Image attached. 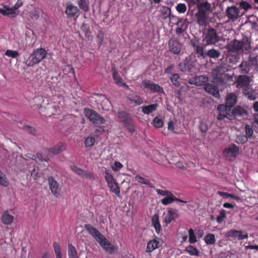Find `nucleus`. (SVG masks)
<instances>
[{"label":"nucleus","mask_w":258,"mask_h":258,"mask_svg":"<svg viewBox=\"0 0 258 258\" xmlns=\"http://www.w3.org/2000/svg\"><path fill=\"white\" fill-rule=\"evenodd\" d=\"M131 103H134L136 105H140L143 103V99L140 96H135L129 98Z\"/></svg>","instance_id":"nucleus-47"},{"label":"nucleus","mask_w":258,"mask_h":258,"mask_svg":"<svg viewBox=\"0 0 258 258\" xmlns=\"http://www.w3.org/2000/svg\"><path fill=\"white\" fill-rule=\"evenodd\" d=\"M217 110L219 112L217 118L218 120H222L225 118L229 119V115H230V109L224 105L220 104L218 106Z\"/></svg>","instance_id":"nucleus-13"},{"label":"nucleus","mask_w":258,"mask_h":258,"mask_svg":"<svg viewBox=\"0 0 258 258\" xmlns=\"http://www.w3.org/2000/svg\"><path fill=\"white\" fill-rule=\"evenodd\" d=\"M194 46L197 54L204 58L207 56L206 53L204 52V49L203 46L199 45H194Z\"/></svg>","instance_id":"nucleus-43"},{"label":"nucleus","mask_w":258,"mask_h":258,"mask_svg":"<svg viewBox=\"0 0 258 258\" xmlns=\"http://www.w3.org/2000/svg\"><path fill=\"white\" fill-rule=\"evenodd\" d=\"M178 217V214L176 210L170 209L168 210L167 213L164 214V222L167 224H169L171 221L176 219Z\"/></svg>","instance_id":"nucleus-20"},{"label":"nucleus","mask_w":258,"mask_h":258,"mask_svg":"<svg viewBox=\"0 0 258 258\" xmlns=\"http://www.w3.org/2000/svg\"><path fill=\"white\" fill-rule=\"evenodd\" d=\"M152 225L154 227L156 232L157 233H159L161 231V227L159 222V215L158 214H156L153 216L152 218Z\"/></svg>","instance_id":"nucleus-31"},{"label":"nucleus","mask_w":258,"mask_h":258,"mask_svg":"<svg viewBox=\"0 0 258 258\" xmlns=\"http://www.w3.org/2000/svg\"><path fill=\"white\" fill-rule=\"evenodd\" d=\"M158 106V105L156 103L143 106L142 107V111L145 114L149 115L155 111L157 109Z\"/></svg>","instance_id":"nucleus-30"},{"label":"nucleus","mask_w":258,"mask_h":258,"mask_svg":"<svg viewBox=\"0 0 258 258\" xmlns=\"http://www.w3.org/2000/svg\"><path fill=\"white\" fill-rule=\"evenodd\" d=\"M117 115L120 122L123 124L127 130L131 133L134 132L135 128L132 116L123 111H118Z\"/></svg>","instance_id":"nucleus-4"},{"label":"nucleus","mask_w":258,"mask_h":258,"mask_svg":"<svg viewBox=\"0 0 258 258\" xmlns=\"http://www.w3.org/2000/svg\"><path fill=\"white\" fill-rule=\"evenodd\" d=\"M39 62L33 53L29 56L28 58L25 61L26 65L28 67H33Z\"/></svg>","instance_id":"nucleus-36"},{"label":"nucleus","mask_w":258,"mask_h":258,"mask_svg":"<svg viewBox=\"0 0 258 258\" xmlns=\"http://www.w3.org/2000/svg\"><path fill=\"white\" fill-rule=\"evenodd\" d=\"M179 69L182 72H190L194 67L192 62L188 58H186L179 64Z\"/></svg>","instance_id":"nucleus-24"},{"label":"nucleus","mask_w":258,"mask_h":258,"mask_svg":"<svg viewBox=\"0 0 258 258\" xmlns=\"http://www.w3.org/2000/svg\"><path fill=\"white\" fill-rule=\"evenodd\" d=\"M228 49L230 51H248L250 49V44L248 41L242 42L238 40H234L230 42L227 46Z\"/></svg>","instance_id":"nucleus-5"},{"label":"nucleus","mask_w":258,"mask_h":258,"mask_svg":"<svg viewBox=\"0 0 258 258\" xmlns=\"http://www.w3.org/2000/svg\"><path fill=\"white\" fill-rule=\"evenodd\" d=\"M162 245L161 241L159 239H154L149 241L147 245L146 252H151Z\"/></svg>","instance_id":"nucleus-21"},{"label":"nucleus","mask_w":258,"mask_h":258,"mask_svg":"<svg viewBox=\"0 0 258 258\" xmlns=\"http://www.w3.org/2000/svg\"><path fill=\"white\" fill-rule=\"evenodd\" d=\"M228 237H233L237 240H242L248 237L247 233H243L241 230H230L226 234Z\"/></svg>","instance_id":"nucleus-12"},{"label":"nucleus","mask_w":258,"mask_h":258,"mask_svg":"<svg viewBox=\"0 0 258 258\" xmlns=\"http://www.w3.org/2000/svg\"><path fill=\"white\" fill-rule=\"evenodd\" d=\"M48 182L49 188L51 193L56 197H57L60 194V189L59 184L54 179L51 177H48Z\"/></svg>","instance_id":"nucleus-14"},{"label":"nucleus","mask_w":258,"mask_h":258,"mask_svg":"<svg viewBox=\"0 0 258 258\" xmlns=\"http://www.w3.org/2000/svg\"><path fill=\"white\" fill-rule=\"evenodd\" d=\"M174 201H178L181 203H185L186 202L183 200L178 199L175 197L172 193H170L167 196L165 197L164 199L161 200V203L164 205H168Z\"/></svg>","instance_id":"nucleus-27"},{"label":"nucleus","mask_w":258,"mask_h":258,"mask_svg":"<svg viewBox=\"0 0 258 258\" xmlns=\"http://www.w3.org/2000/svg\"><path fill=\"white\" fill-rule=\"evenodd\" d=\"M184 251L192 256H199V250L192 245L187 246L184 249Z\"/></svg>","instance_id":"nucleus-35"},{"label":"nucleus","mask_w":258,"mask_h":258,"mask_svg":"<svg viewBox=\"0 0 258 258\" xmlns=\"http://www.w3.org/2000/svg\"><path fill=\"white\" fill-rule=\"evenodd\" d=\"M71 168L74 172L80 176H84L86 174L85 171L76 166L71 167Z\"/></svg>","instance_id":"nucleus-57"},{"label":"nucleus","mask_w":258,"mask_h":258,"mask_svg":"<svg viewBox=\"0 0 258 258\" xmlns=\"http://www.w3.org/2000/svg\"><path fill=\"white\" fill-rule=\"evenodd\" d=\"M212 12L211 4L207 1L202 2L197 8L195 14L197 24L201 26H206L209 14Z\"/></svg>","instance_id":"nucleus-2"},{"label":"nucleus","mask_w":258,"mask_h":258,"mask_svg":"<svg viewBox=\"0 0 258 258\" xmlns=\"http://www.w3.org/2000/svg\"><path fill=\"white\" fill-rule=\"evenodd\" d=\"M226 15L229 19L234 20L240 16L239 9L235 6L228 7L226 10Z\"/></svg>","instance_id":"nucleus-18"},{"label":"nucleus","mask_w":258,"mask_h":258,"mask_svg":"<svg viewBox=\"0 0 258 258\" xmlns=\"http://www.w3.org/2000/svg\"><path fill=\"white\" fill-rule=\"evenodd\" d=\"M204 40L207 45H214L219 40L216 30L213 28L209 29L205 34Z\"/></svg>","instance_id":"nucleus-8"},{"label":"nucleus","mask_w":258,"mask_h":258,"mask_svg":"<svg viewBox=\"0 0 258 258\" xmlns=\"http://www.w3.org/2000/svg\"><path fill=\"white\" fill-rule=\"evenodd\" d=\"M189 240L190 243L193 244L197 241V237L195 233V231L192 229H189L188 230Z\"/></svg>","instance_id":"nucleus-44"},{"label":"nucleus","mask_w":258,"mask_h":258,"mask_svg":"<svg viewBox=\"0 0 258 258\" xmlns=\"http://www.w3.org/2000/svg\"><path fill=\"white\" fill-rule=\"evenodd\" d=\"M226 217L225 211L224 210H221L219 212V216L217 217V221L219 223H221L223 219Z\"/></svg>","instance_id":"nucleus-59"},{"label":"nucleus","mask_w":258,"mask_h":258,"mask_svg":"<svg viewBox=\"0 0 258 258\" xmlns=\"http://www.w3.org/2000/svg\"><path fill=\"white\" fill-rule=\"evenodd\" d=\"M81 29L85 32L86 36H90L91 32L89 30V27L87 24H83L81 27Z\"/></svg>","instance_id":"nucleus-61"},{"label":"nucleus","mask_w":258,"mask_h":258,"mask_svg":"<svg viewBox=\"0 0 258 258\" xmlns=\"http://www.w3.org/2000/svg\"><path fill=\"white\" fill-rule=\"evenodd\" d=\"M0 184L3 186H7L9 181L5 175L0 170Z\"/></svg>","instance_id":"nucleus-50"},{"label":"nucleus","mask_w":258,"mask_h":258,"mask_svg":"<svg viewBox=\"0 0 258 258\" xmlns=\"http://www.w3.org/2000/svg\"><path fill=\"white\" fill-rule=\"evenodd\" d=\"M135 180L137 181H138V182H140L141 183H142V184H145L147 185L150 186L151 184L150 181L148 179H147L145 178L144 177H143L139 175L136 176Z\"/></svg>","instance_id":"nucleus-53"},{"label":"nucleus","mask_w":258,"mask_h":258,"mask_svg":"<svg viewBox=\"0 0 258 258\" xmlns=\"http://www.w3.org/2000/svg\"><path fill=\"white\" fill-rule=\"evenodd\" d=\"M156 191L158 195L165 197L167 196L168 195L171 193L168 190H162L160 189H157Z\"/></svg>","instance_id":"nucleus-63"},{"label":"nucleus","mask_w":258,"mask_h":258,"mask_svg":"<svg viewBox=\"0 0 258 258\" xmlns=\"http://www.w3.org/2000/svg\"><path fill=\"white\" fill-rule=\"evenodd\" d=\"M225 71L222 67H218L212 71V75L215 81H223L226 77Z\"/></svg>","instance_id":"nucleus-11"},{"label":"nucleus","mask_w":258,"mask_h":258,"mask_svg":"<svg viewBox=\"0 0 258 258\" xmlns=\"http://www.w3.org/2000/svg\"><path fill=\"white\" fill-rule=\"evenodd\" d=\"M177 33H181L186 30L188 27V22L186 19H179L177 22Z\"/></svg>","instance_id":"nucleus-25"},{"label":"nucleus","mask_w":258,"mask_h":258,"mask_svg":"<svg viewBox=\"0 0 258 258\" xmlns=\"http://www.w3.org/2000/svg\"><path fill=\"white\" fill-rule=\"evenodd\" d=\"M85 228L89 233L105 251L110 253H112L117 249V246L111 244L97 229L92 225L87 224L85 225Z\"/></svg>","instance_id":"nucleus-1"},{"label":"nucleus","mask_w":258,"mask_h":258,"mask_svg":"<svg viewBox=\"0 0 258 258\" xmlns=\"http://www.w3.org/2000/svg\"><path fill=\"white\" fill-rule=\"evenodd\" d=\"M79 12V9L77 6L73 5L70 3L66 4L65 13L68 18L74 17Z\"/></svg>","instance_id":"nucleus-23"},{"label":"nucleus","mask_w":258,"mask_h":258,"mask_svg":"<svg viewBox=\"0 0 258 258\" xmlns=\"http://www.w3.org/2000/svg\"><path fill=\"white\" fill-rule=\"evenodd\" d=\"M248 61L251 67H255L258 69V55H250Z\"/></svg>","instance_id":"nucleus-49"},{"label":"nucleus","mask_w":258,"mask_h":258,"mask_svg":"<svg viewBox=\"0 0 258 258\" xmlns=\"http://www.w3.org/2000/svg\"><path fill=\"white\" fill-rule=\"evenodd\" d=\"M113 78L117 85L128 88V86L123 82L121 78L116 72L113 74Z\"/></svg>","instance_id":"nucleus-34"},{"label":"nucleus","mask_w":258,"mask_h":258,"mask_svg":"<svg viewBox=\"0 0 258 258\" xmlns=\"http://www.w3.org/2000/svg\"><path fill=\"white\" fill-rule=\"evenodd\" d=\"M179 75L177 74L173 75L170 77V80L172 83L173 85L175 86L178 87L180 85V80H179Z\"/></svg>","instance_id":"nucleus-51"},{"label":"nucleus","mask_w":258,"mask_h":258,"mask_svg":"<svg viewBox=\"0 0 258 258\" xmlns=\"http://www.w3.org/2000/svg\"><path fill=\"white\" fill-rule=\"evenodd\" d=\"M206 54L212 58H217L220 56L221 53L215 49H211L208 51Z\"/></svg>","instance_id":"nucleus-40"},{"label":"nucleus","mask_w":258,"mask_h":258,"mask_svg":"<svg viewBox=\"0 0 258 258\" xmlns=\"http://www.w3.org/2000/svg\"><path fill=\"white\" fill-rule=\"evenodd\" d=\"M208 81V78L205 76H195L188 80L190 84H194L196 86H202L205 85Z\"/></svg>","instance_id":"nucleus-22"},{"label":"nucleus","mask_w":258,"mask_h":258,"mask_svg":"<svg viewBox=\"0 0 258 258\" xmlns=\"http://www.w3.org/2000/svg\"><path fill=\"white\" fill-rule=\"evenodd\" d=\"M245 95L247 97V98L250 100H254L256 98V91L250 88L246 89L243 91Z\"/></svg>","instance_id":"nucleus-33"},{"label":"nucleus","mask_w":258,"mask_h":258,"mask_svg":"<svg viewBox=\"0 0 258 258\" xmlns=\"http://www.w3.org/2000/svg\"><path fill=\"white\" fill-rule=\"evenodd\" d=\"M84 112L85 116L93 123L103 124L105 122V119L93 110L86 108Z\"/></svg>","instance_id":"nucleus-6"},{"label":"nucleus","mask_w":258,"mask_h":258,"mask_svg":"<svg viewBox=\"0 0 258 258\" xmlns=\"http://www.w3.org/2000/svg\"><path fill=\"white\" fill-rule=\"evenodd\" d=\"M245 133L247 136L250 137L253 134L252 130L250 127L248 125L245 126Z\"/></svg>","instance_id":"nucleus-64"},{"label":"nucleus","mask_w":258,"mask_h":258,"mask_svg":"<svg viewBox=\"0 0 258 258\" xmlns=\"http://www.w3.org/2000/svg\"><path fill=\"white\" fill-rule=\"evenodd\" d=\"M53 247L56 258H62L59 244L57 242H54L53 244Z\"/></svg>","instance_id":"nucleus-42"},{"label":"nucleus","mask_w":258,"mask_h":258,"mask_svg":"<svg viewBox=\"0 0 258 258\" xmlns=\"http://www.w3.org/2000/svg\"><path fill=\"white\" fill-rule=\"evenodd\" d=\"M5 55L9 57L15 58L19 56V53L17 51L8 49L5 52Z\"/></svg>","instance_id":"nucleus-45"},{"label":"nucleus","mask_w":258,"mask_h":258,"mask_svg":"<svg viewBox=\"0 0 258 258\" xmlns=\"http://www.w3.org/2000/svg\"><path fill=\"white\" fill-rule=\"evenodd\" d=\"M14 217L8 211H5L1 217L2 222L5 225H11L14 221Z\"/></svg>","instance_id":"nucleus-28"},{"label":"nucleus","mask_w":258,"mask_h":258,"mask_svg":"<svg viewBox=\"0 0 258 258\" xmlns=\"http://www.w3.org/2000/svg\"><path fill=\"white\" fill-rule=\"evenodd\" d=\"M105 179L107 183L108 186L110 190L115 193L117 196L120 195V189L115 181L113 176L109 170H106L105 171Z\"/></svg>","instance_id":"nucleus-7"},{"label":"nucleus","mask_w":258,"mask_h":258,"mask_svg":"<svg viewBox=\"0 0 258 258\" xmlns=\"http://www.w3.org/2000/svg\"><path fill=\"white\" fill-rule=\"evenodd\" d=\"M161 14L164 19L168 18L171 15V9L168 7H162Z\"/></svg>","instance_id":"nucleus-46"},{"label":"nucleus","mask_w":258,"mask_h":258,"mask_svg":"<svg viewBox=\"0 0 258 258\" xmlns=\"http://www.w3.org/2000/svg\"><path fill=\"white\" fill-rule=\"evenodd\" d=\"M95 141L94 138L89 137L85 139L84 144L86 147H90L94 144Z\"/></svg>","instance_id":"nucleus-55"},{"label":"nucleus","mask_w":258,"mask_h":258,"mask_svg":"<svg viewBox=\"0 0 258 258\" xmlns=\"http://www.w3.org/2000/svg\"><path fill=\"white\" fill-rule=\"evenodd\" d=\"M175 9L178 13L184 14L186 11L187 7L185 4L179 3L176 6Z\"/></svg>","instance_id":"nucleus-48"},{"label":"nucleus","mask_w":258,"mask_h":258,"mask_svg":"<svg viewBox=\"0 0 258 258\" xmlns=\"http://www.w3.org/2000/svg\"><path fill=\"white\" fill-rule=\"evenodd\" d=\"M237 102V97L235 94L232 93L228 95L226 98V106L230 109Z\"/></svg>","instance_id":"nucleus-29"},{"label":"nucleus","mask_w":258,"mask_h":258,"mask_svg":"<svg viewBox=\"0 0 258 258\" xmlns=\"http://www.w3.org/2000/svg\"><path fill=\"white\" fill-rule=\"evenodd\" d=\"M153 124L155 127L159 128L163 126V121L162 118L156 116L153 120Z\"/></svg>","instance_id":"nucleus-52"},{"label":"nucleus","mask_w":258,"mask_h":258,"mask_svg":"<svg viewBox=\"0 0 258 258\" xmlns=\"http://www.w3.org/2000/svg\"><path fill=\"white\" fill-rule=\"evenodd\" d=\"M169 51L174 54H178L181 49V44L174 39H170L168 42Z\"/></svg>","instance_id":"nucleus-19"},{"label":"nucleus","mask_w":258,"mask_h":258,"mask_svg":"<svg viewBox=\"0 0 258 258\" xmlns=\"http://www.w3.org/2000/svg\"><path fill=\"white\" fill-rule=\"evenodd\" d=\"M142 85L144 87L149 90L153 92L161 93L163 92V89L158 84H155L149 80H144L142 82Z\"/></svg>","instance_id":"nucleus-15"},{"label":"nucleus","mask_w":258,"mask_h":258,"mask_svg":"<svg viewBox=\"0 0 258 258\" xmlns=\"http://www.w3.org/2000/svg\"><path fill=\"white\" fill-rule=\"evenodd\" d=\"M239 148L237 146L232 145L226 148L223 151L224 156L229 160L234 159L238 154Z\"/></svg>","instance_id":"nucleus-9"},{"label":"nucleus","mask_w":258,"mask_h":258,"mask_svg":"<svg viewBox=\"0 0 258 258\" xmlns=\"http://www.w3.org/2000/svg\"><path fill=\"white\" fill-rule=\"evenodd\" d=\"M38 61L40 62L45 57L46 52L43 48H38L33 52Z\"/></svg>","instance_id":"nucleus-32"},{"label":"nucleus","mask_w":258,"mask_h":258,"mask_svg":"<svg viewBox=\"0 0 258 258\" xmlns=\"http://www.w3.org/2000/svg\"><path fill=\"white\" fill-rule=\"evenodd\" d=\"M27 8L29 10L27 11L26 15L32 21L37 20L41 14V10L39 7L32 5H31L30 7H27Z\"/></svg>","instance_id":"nucleus-10"},{"label":"nucleus","mask_w":258,"mask_h":258,"mask_svg":"<svg viewBox=\"0 0 258 258\" xmlns=\"http://www.w3.org/2000/svg\"><path fill=\"white\" fill-rule=\"evenodd\" d=\"M250 83L249 79L246 76H240L236 80V87L242 88L243 91L249 87Z\"/></svg>","instance_id":"nucleus-16"},{"label":"nucleus","mask_w":258,"mask_h":258,"mask_svg":"<svg viewBox=\"0 0 258 258\" xmlns=\"http://www.w3.org/2000/svg\"><path fill=\"white\" fill-rule=\"evenodd\" d=\"M206 92L212 94L216 98L220 97V93L217 87L213 84H208L206 85L205 88Z\"/></svg>","instance_id":"nucleus-26"},{"label":"nucleus","mask_w":258,"mask_h":258,"mask_svg":"<svg viewBox=\"0 0 258 258\" xmlns=\"http://www.w3.org/2000/svg\"><path fill=\"white\" fill-rule=\"evenodd\" d=\"M111 167L113 171L117 172L119 171L121 168L123 167V165L120 162L118 161H115L111 165Z\"/></svg>","instance_id":"nucleus-54"},{"label":"nucleus","mask_w":258,"mask_h":258,"mask_svg":"<svg viewBox=\"0 0 258 258\" xmlns=\"http://www.w3.org/2000/svg\"><path fill=\"white\" fill-rule=\"evenodd\" d=\"M68 255L69 258H79L76 248L72 244L68 246Z\"/></svg>","instance_id":"nucleus-38"},{"label":"nucleus","mask_w":258,"mask_h":258,"mask_svg":"<svg viewBox=\"0 0 258 258\" xmlns=\"http://www.w3.org/2000/svg\"><path fill=\"white\" fill-rule=\"evenodd\" d=\"M204 241L208 245H213L216 242V239L214 234L209 233L204 237Z\"/></svg>","instance_id":"nucleus-39"},{"label":"nucleus","mask_w":258,"mask_h":258,"mask_svg":"<svg viewBox=\"0 0 258 258\" xmlns=\"http://www.w3.org/2000/svg\"><path fill=\"white\" fill-rule=\"evenodd\" d=\"M242 73H248L251 67L249 61H242L239 66Z\"/></svg>","instance_id":"nucleus-41"},{"label":"nucleus","mask_w":258,"mask_h":258,"mask_svg":"<svg viewBox=\"0 0 258 258\" xmlns=\"http://www.w3.org/2000/svg\"><path fill=\"white\" fill-rule=\"evenodd\" d=\"M239 7L241 9H243L245 11L251 8L250 5L245 1L241 2L239 4Z\"/></svg>","instance_id":"nucleus-60"},{"label":"nucleus","mask_w":258,"mask_h":258,"mask_svg":"<svg viewBox=\"0 0 258 258\" xmlns=\"http://www.w3.org/2000/svg\"><path fill=\"white\" fill-rule=\"evenodd\" d=\"M217 194L221 197H223V198L225 199L232 198V197H233L232 194H228L227 192H225L223 191H218Z\"/></svg>","instance_id":"nucleus-62"},{"label":"nucleus","mask_w":258,"mask_h":258,"mask_svg":"<svg viewBox=\"0 0 258 258\" xmlns=\"http://www.w3.org/2000/svg\"><path fill=\"white\" fill-rule=\"evenodd\" d=\"M186 3L188 5V6L189 8H190L192 6H197V7H198V5H199L202 2H201V0H184Z\"/></svg>","instance_id":"nucleus-56"},{"label":"nucleus","mask_w":258,"mask_h":258,"mask_svg":"<svg viewBox=\"0 0 258 258\" xmlns=\"http://www.w3.org/2000/svg\"><path fill=\"white\" fill-rule=\"evenodd\" d=\"M78 5L80 8L84 11H88L89 7L86 3V0H79Z\"/></svg>","instance_id":"nucleus-58"},{"label":"nucleus","mask_w":258,"mask_h":258,"mask_svg":"<svg viewBox=\"0 0 258 258\" xmlns=\"http://www.w3.org/2000/svg\"><path fill=\"white\" fill-rule=\"evenodd\" d=\"M246 111L240 106H237L230 112V115H229V119L232 120L238 117L246 115Z\"/></svg>","instance_id":"nucleus-17"},{"label":"nucleus","mask_w":258,"mask_h":258,"mask_svg":"<svg viewBox=\"0 0 258 258\" xmlns=\"http://www.w3.org/2000/svg\"><path fill=\"white\" fill-rule=\"evenodd\" d=\"M64 150V145L63 143L58 144L52 149L45 150L43 152L42 154H38L37 158L35 160L37 162L47 161L52 155L59 154Z\"/></svg>","instance_id":"nucleus-3"},{"label":"nucleus","mask_w":258,"mask_h":258,"mask_svg":"<svg viewBox=\"0 0 258 258\" xmlns=\"http://www.w3.org/2000/svg\"><path fill=\"white\" fill-rule=\"evenodd\" d=\"M18 14L17 11H16L13 7L9 8L7 6H5V12L4 16H8L11 17H14Z\"/></svg>","instance_id":"nucleus-37"}]
</instances>
